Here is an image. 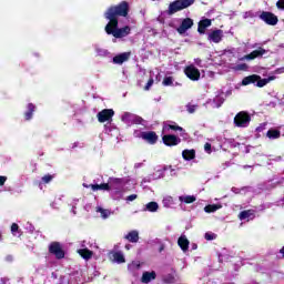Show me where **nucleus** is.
<instances>
[{
  "label": "nucleus",
  "instance_id": "72a5a7b5",
  "mask_svg": "<svg viewBox=\"0 0 284 284\" xmlns=\"http://www.w3.org/2000/svg\"><path fill=\"white\" fill-rule=\"evenodd\" d=\"M54 180V175L51 174H45L44 176L41 178V182L45 185L48 183H51V181Z\"/></svg>",
  "mask_w": 284,
  "mask_h": 284
},
{
  "label": "nucleus",
  "instance_id": "f257e3e1",
  "mask_svg": "<svg viewBox=\"0 0 284 284\" xmlns=\"http://www.w3.org/2000/svg\"><path fill=\"white\" fill-rule=\"evenodd\" d=\"M130 14V2L121 1L118 4L111 6L104 12L106 21H119V17L128 18Z\"/></svg>",
  "mask_w": 284,
  "mask_h": 284
},
{
  "label": "nucleus",
  "instance_id": "58836bf2",
  "mask_svg": "<svg viewBox=\"0 0 284 284\" xmlns=\"http://www.w3.org/2000/svg\"><path fill=\"white\" fill-rule=\"evenodd\" d=\"M174 281H175V277H174V275H172V274H168V275H165V276L163 277V282H164V283H168V284H172V283H174Z\"/></svg>",
  "mask_w": 284,
  "mask_h": 284
},
{
  "label": "nucleus",
  "instance_id": "39448f33",
  "mask_svg": "<svg viewBox=\"0 0 284 284\" xmlns=\"http://www.w3.org/2000/svg\"><path fill=\"white\" fill-rule=\"evenodd\" d=\"M49 254H53L58 261H61V258H65V251H63V247L61 246V243L59 242H51L49 245Z\"/></svg>",
  "mask_w": 284,
  "mask_h": 284
},
{
  "label": "nucleus",
  "instance_id": "603ef678",
  "mask_svg": "<svg viewBox=\"0 0 284 284\" xmlns=\"http://www.w3.org/2000/svg\"><path fill=\"white\" fill-rule=\"evenodd\" d=\"M276 79L275 75H270L268 78H266L267 83H270V81H274Z\"/></svg>",
  "mask_w": 284,
  "mask_h": 284
},
{
  "label": "nucleus",
  "instance_id": "8fccbe9b",
  "mask_svg": "<svg viewBox=\"0 0 284 284\" xmlns=\"http://www.w3.org/2000/svg\"><path fill=\"white\" fill-rule=\"evenodd\" d=\"M274 74H284V67L277 68V69L274 71Z\"/></svg>",
  "mask_w": 284,
  "mask_h": 284
},
{
  "label": "nucleus",
  "instance_id": "a211bd4d",
  "mask_svg": "<svg viewBox=\"0 0 284 284\" xmlns=\"http://www.w3.org/2000/svg\"><path fill=\"white\" fill-rule=\"evenodd\" d=\"M178 245L181 247L182 252H187L190 250V240L185 235H181L178 240Z\"/></svg>",
  "mask_w": 284,
  "mask_h": 284
},
{
  "label": "nucleus",
  "instance_id": "4be33fe9",
  "mask_svg": "<svg viewBox=\"0 0 284 284\" xmlns=\"http://www.w3.org/2000/svg\"><path fill=\"white\" fill-rule=\"evenodd\" d=\"M124 239L129 241V243H139V232L138 231H130Z\"/></svg>",
  "mask_w": 284,
  "mask_h": 284
},
{
  "label": "nucleus",
  "instance_id": "052dcab7",
  "mask_svg": "<svg viewBox=\"0 0 284 284\" xmlns=\"http://www.w3.org/2000/svg\"><path fill=\"white\" fill-rule=\"evenodd\" d=\"M0 241H1V233H0Z\"/></svg>",
  "mask_w": 284,
  "mask_h": 284
},
{
  "label": "nucleus",
  "instance_id": "9b49d317",
  "mask_svg": "<svg viewBox=\"0 0 284 284\" xmlns=\"http://www.w3.org/2000/svg\"><path fill=\"white\" fill-rule=\"evenodd\" d=\"M184 74H186L187 79L191 81H199V79H201V71L192 64L184 69Z\"/></svg>",
  "mask_w": 284,
  "mask_h": 284
},
{
  "label": "nucleus",
  "instance_id": "13d9d810",
  "mask_svg": "<svg viewBox=\"0 0 284 284\" xmlns=\"http://www.w3.org/2000/svg\"><path fill=\"white\" fill-rule=\"evenodd\" d=\"M197 245L193 244L192 250H196Z\"/></svg>",
  "mask_w": 284,
  "mask_h": 284
},
{
  "label": "nucleus",
  "instance_id": "4d7b16f0",
  "mask_svg": "<svg viewBox=\"0 0 284 284\" xmlns=\"http://www.w3.org/2000/svg\"><path fill=\"white\" fill-rule=\"evenodd\" d=\"M131 245L130 244H126L125 245V250H130Z\"/></svg>",
  "mask_w": 284,
  "mask_h": 284
},
{
  "label": "nucleus",
  "instance_id": "ea45409f",
  "mask_svg": "<svg viewBox=\"0 0 284 284\" xmlns=\"http://www.w3.org/2000/svg\"><path fill=\"white\" fill-rule=\"evenodd\" d=\"M247 68L248 67L246 63H241V64L235 65L234 70L245 72V71H247Z\"/></svg>",
  "mask_w": 284,
  "mask_h": 284
},
{
  "label": "nucleus",
  "instance_id": "a878e982",
  "mask_svg": "<svg viewBox=\"0 0 284 284\" xmlns=\"http://www.w3.org/2000/svg\"><path fill=\"white\" fill-rule=\"evenodd\" d=\"M78 253L80 254V256L82 258H84L85 261H90V258H92V251H90L89 248H80L78 251Z\"/></svg>",
  "mask_w": 284,
  "mask_h": 284
},
{
  "label": "nucleus",
  "instance_id": "2eb2a0df",
  "mask_svg": "<svg viewBox=\"0 0 284 284\" xmlns=\"http://www.w3.org/2000/svg\"><path fill=\"white\" fill-rule=\"evenodd\" d=\"M143 140L150 145H156L159 141V135L154 131L143 132Z\"/></svg>",
  "mask_w": 284,
  "mask_h": 284
},
{
  "label": "nucleus",
  "instance_id": "c85d7f7f",
  "mask_svg": "<svg viewBox=\"0 0 284 284\" xmlns=\"http://www.w3.org/2000/svg\"><path fill=\"white\" fill-rule=\"evenodd\" d=\"M266 136L268 139H281V131L276 129H271L267 131Z\"/></svg>",
  "mask_w": 284,
  "mask_h": 284
},
{
  "label": "nucleus",
  "instance_id": "79ce46f5",
  "mask_svg": "<svg viewBox=\"0 0 284 284\" xmlns=\"http://www.w3.org/2000/svg\"><path fill=\"white\" fill-rule=\"evenodd\" d=\"M17 232H19V224L12 223L11 224V233L13 234V236H17Z\"/></svg>",
  "mask_w": 284,
  "mask_h": 284
},
{
  "label": "nucleus",
  "instance_id": "dca6fc26",
  "mask_svg": "<svg viewBox=\"0 0 284 284\" xmlns=\"http://www.w3.org/2000/svg\"><path fill=\"white\" fill-rule=\"evenodd\" d=\"M129 60H130V52H123L113 57V63H115L116 65H123V63H125V61H129Z\"/></svg>",
  "mask_w": 284,
  "mask_h": 284
},
{
  "label": "nucleus",
  "instance_id": "b1692460",
  "mask_svg": "<svg viewBox=\"0 0 284 284\" xmlns=\"http://www.w3.org/2000/svg\"><path fill=\"white\" fill-rule=\"evenodd\" d=\"M252 216L254 217V210H245V211L240 212V214H239L240 221H245L247 219H252Z\"/></svg>",
  "mask_w": 284,
  "mask_h": 284
},
{
  "label": "nucleus",
  "instance_id": "1a4fd4ad",
  "mask_svg": "<svg viewBox=\"0 0 284 284\" xmlns=\"http://www.w3.org/2000/svg\"><path fill=\"white\" fill-rule=\"evenodd\" d=\"M162 143H164L166 148H174L181 143V138L174 134H165L162 136Z\"/></svg>",
  "mask_w": 284,
  "mask_h": 284
},
{
  "label": "nucleus",
  "instance_id": "c9c22d12",
  "mask_svg": "<svg viewBox=\"0 0 284 284\" xmlns=\"http://www.w3.org/2000/svg\"><path fill=\"white\" fill-rule=\"evenodd\" d=\"M130 270H132L133 272H136V270H141V262L139 261H133L130 264Z\"/></svg>",
  "mask_w": 284,
  "mask_h": 284
},
{
  "label": "nucleus",
  "instance_id": "bb28decb",
  "mask_svg": "<svg viewBox=\"0 0 284 284\" xmlns=\"http://www.w3.org/2000/svg\"><path fill=\"white\" fill-rule=\"evenodd\" d=\"M179 201H181V203H186V205H190L191 203H194L196 201V196L194 195H182L179 197Z\"/></svg>",
  "mask_w": 284,
  "mask_h": 284
},
{
  "label": "nucleus",
  "instance_id": "393cba45",
  "mask_svg": "<svg viewBox=\"0 0 284 284\" xmlns=\"http://www.w3.org/2000/svg\"><path fill=\"white\" fill-rule=\"evenodd\" d=\"M91 190L97 192L99 190H103L104 192H110V183L94 184L91 185Z\"/></svg>",
  "mask_w": 284,
  "mask_h": 284
},
{
  "label": "nucleus",
  "instance_id": "5fc2aeb1",
  "mask_svg": "<svg viewBox=\"0 0 284 284\" xmlns=\"http://www.w3.org/2000/svg\"><path fill=\"white\" fill-rule=\"evenodd\" d=\"M256 132H263V126H257Z\"/></svg>",
  "mask_w": 284,
  "mask_h": 284
},
{
  "label": "nucleus",
  "instance_id": "4468645a",
  "mask_svg": "<svg viewBox=\"0 0 284 284\" xmlns=\"http://www.w3.org/2000/svg\"><path fill=\"white\" fill-rule=\"evenodd\" d=\"M207 40L212 41L213 43H221L223 41V30H213L211 33H209Z\"/></svg>",
  "mask_w": 284,
  "mask_h": 284
},
{
  "label": "nucleus",
  "instance_id": "7c9ffc66",
  "mask_svg": "<svg viewBox=\"0 0 284 284\" xmlns=\"http://www.w3.org/2000/svg\"><path fill=\"white\" fill-rule=\"evenodd\" d=\"M145 210L148 212H158L159 211V203H156V202H149L145 205Z\"/></svg>",
  "mask_w": 284,
  "mask_h": 284
},
{
  "label": "nucleus",
  "instance_id": "6e6552de",
  "mask_svg": "<svg viewBox=\"0 0 284 284\" xmlns=\"http://www.w3.org/2000/svg\"><path fill=\"white\" fill-rule=\"evenodd\" d=\"M260 19L264 21L266 26H276L278 23V17L270 11H262Z\"/></svg>",
  "mask_w": 284,
  "mask_h": 284
},
{
  "label": "nucleus",
  "instance_id": "09e8293b",
  "mask_svg": "<svg viewBox=\"0 0 284 284\" xmlns=\"http://www.w3.org/2000/svg\"><path fill=\"white\" fill-rule=\"evenodd\" d=\"M204 150H205V152H212V144H210V143H205L204 144Z\"/></svg>",
  "mask_w": 284,
  "mask_h": 284
},
{
  "label": "nucleus",
  "instance_id": "864d4df0",
  "mask_svg": "<svg viewBox=\"0 0 284 284\" xmlns=\"http://www.w3.org/2000/svg\"><path fill=\"white\" fill-rule=\"evenodd\" d=\"M92 185H94V184H87V183H83V187H87V189H92Z\"/></svg>",
  "mask_w": 284,
  "mask_h": 284
},
{
  "label": "nucleus",
  "instance_id": "3c124183",
  "mask_svg": "<svg viewBox=\"0 0 284 284\" xmlns=\"http://www.w3.org/2000/svg\"><path fill=\"white\" fill-rule=\"evenodd\" d=\"M136 200V194H131L126 197V201H135Z\"/></svg>",
  "mask_w": 284,
  "mask_h": 284
},
{
  "label": "nucleus",
  "instance_id": "a19ab883",
  "mask_svg": "<svg viewBox=\"0 0 284 284\" xmlns=\"http://www.w3.org/2000/svg\"><path fill=\"white\" fill-rule=\"evenodd\" d=\"M99 212H100L102 219H108V216H110V211H108L105 209L100 207Z\"/></svg>",
  "mask_w": 284,
  "mask_h": 284
},
{
  "label": "nucleus",
  "instance_id": "f8f14e48",
  "mask_svg": "<svg viewBox=\"0 0 284 284\" xmlns=\"http://www.w3.org/2000/svg\"><path fill=\"white\" fill-rule=\"evenodd\" d=\"M123 185H124L123 179H120V178L110 179L109 187L110 190H114L116 194H119V192L123 190Z\"/></svg>",
  "mask_w": 284,
  "mask_h": 284
},
{
  "label": "nucleus",
  "instance_id": "6ab92c4d",
  "mask_svg": "<svg viewBox=\"0 0 284 284\" xmlns=\"http://www.w3.org/2000/svg\"><path fill=\"white\" fill-rule=\"evenodd\" d=\"M34 110H37V106L33 103H29L27 105V111L24 112V121H32Z\"/></svg>",
  "mask_w": 284,
  "mask_h": 284
},
{
  "label": "nucleus",
  "instance_id": "de8ad7c7",
  "mask_svg": "<svg viewBox=\"0 0 284 284\" xmlns=\"http://www.w3.org/2000/svg\"><path fill=\"white\" fill-rule=\"evenodd\" d=\"M154 84V79H150L146 83V85L144 87L145 90H150V88H152V85Z\"/></svg>",
  "mask_w": 284,
  "mask_h": 284
},
{
  "label": "nucleus",
  "instance_id": "f704fd0d",
  "mask_svg": "<svg viewBox=\"0 0 284 284\" xmlns=\"http://www.w3.org/2000/svg\"><path fill=\"white\" fill-rule=\"evenodd\" d=\"M162 85H165V87L174 85V78L165 77L163 79Z\"/></svg>",
  "mask_w": 284,
  "mask_h": 284
},
{
  "label": "nucleus",
  "instance_id": "412c9836",
  "mask_svg": "<svg viewBox=\"0 0 284 284\" xmlns=\"http://www.w3.org/2000/svg\"><path fill=\"white\" fill-rule=\"evenodd\" d=\"M182 156L184 161H192L196 159V151L194 149H191V150L186 149L182 152Z\"/></svg>",
  "mask_w": 284,
  "mask_h": 284
},
{
  "label": "nucleus",
  "instance_id": "4c0bfd02",
  "mask_svg": "<svg viewBox=\"0 0 284 284\" xmlns=\"http://www.w3.org/2000/svg\"><path fill=\"white\" fill-rule=\"evenodd\" d=\"M267 78H265V79H261V77H260V79L256 81V87L257 88H265V85H267Z\"/></svg>",
  "mask_w": 284,
  "mask_h": 284
},
{
  "label": "nucleus",
  "instance_id": "5701e85b",
  "mask_svg": "<svg viewBox=\"0 0 284 284\" xmlns=\"http://www.w3.org/2000/svg\"><path fill=\"white\" fill-rule=\"evenodd\" d=\"M156 280V272L152 271V272H144L143 273V283L148 284V283H152V281Z\"/></svg>",
  "mask_w": 284,
  "mask_h": 284
},
{
  "label": "nucleus",
  "instance_id": "aec40b11",
  "mask_svg": "<svg viewBox=\"0 0 284 284\" xmlns=\"http://www.w3.org/2000/svg\"><path fill=\"white\" fill-rule=\"evenodd\" d=\"M261 79L258 74L247 75L242 80V85H252V83H256Z\"/></svg>",
  "mask_w": 284,
  "mask_h": 284
},
{
  "label": "nucleus",
  "instance_id": "49530a36",
  "mask_svg": "<svg viewBox=\"0 0 284 284\" xmlns=\"http://www.w3.org/2000/svg\"><path fill=\"white\" fill-rule=\"evenodd\" d=\"M276 8H277L278 10H284V0H278V1L276 2Z\"/></svg>",
  "mask_w": 284,
  "mask_h": 284
},
{
  "label": "nucleus",
  "instance_id": "473e14b6",
  "mask_svg": "<svg viewBox=\"0 0 284 284\" xmlns=\"http://www.w3.org/2000/svg\"><path fill=\"white\" fill-rule=\"evenodd\" d=\"M162 203H163L164 207H170V205L174 204V197L166 196L163 199Z\"/></svg>",
  "mask_w": 284,
  "mask_h": 284
},
{
  "label": "nucleus",
  "instance_id": "423d86ee",
  "mask_svg": "<svg viewBox=\"0 0 284 284\" xmlns=\"http://www.w3.org/2000/svg\"><path fill=\"white\" fill-rule=\"evenodd\" d=\"M121 119L126 125H141L143 123V118L130 112H125Z\"/></svg>",
  "mask_w": 284,
  "mask_h": 284
},
{
  "label": "nucleus",
  "instance_id": "0eeeda50",
  "mask_svg": "<svg viewBox=\"0 0 284 284\" xmlns=\"http://www.w3.org/2000/svg\"><path fill=\"white\" fill-rule=\"evenodd\" d=\"M263 54H267V50L260 47L258 49L253 50L251 53L240 58L239 61H254V59H262Z\"/></svg>",
  "mask_w": 284,
  "mask_h": 284
},
{
  "label": "nucleus",
  "instance_id": "20e7f679",
  "mask_svg": "<svg viewBox=\"0 0 284 284\" xmlns=\"http://www.w3.org/2000/svg\"><path fill=\"white\" fill-rule=\"evenodd\" d=\"M251 121L252 116L247 111H240L234 118V125L236 128H247Z\"/></svg>",
  "mask_w": 284,
  "mask_h": 284
},
{
  "label": "nucleus",
  "instance_id": "e433bc0d",
  "mask_svg": "<svg viewBox=\"0 0 284 284\" xmlns=\"http://www.w3.org/2000/svg\"><path fill=\"white\" fill-rule=\"evenodd\" d=\"M196 108H199V105L196 104H186V110L189 112V114H194L196 112Z\"/></svg>",
  "mask_w": 284,
  "mask_h": 284
},
{
  "label": "nucleus",
  "instance_id": "a18cd8bd",
  "mask_svg": "<svg viewBox=\"0 0 284 284\" xmlns=\"http://www.w3.org/2000/svg\"><path fill=\"white\" fill-rule=\"evenodd\" d=\"M6 181H8V176L0 175V187H3V185H6Z\"/></svg>",
  "mask_w": 284,
  "mask_h": 284
},
{
  "label": "nucleus",
  "instance_id": "9d476101",
  "mask_svg": "<svg viewBox=\"0 0 284 284\" xmlns=\"http://www.w3.org/2000/svg\"><path fill=\"white\" fill-rule=\"evenodd\" d=\"M112 116H114L113 109H104L97 114L99 123H105L108 121H112Z\"/></svg>",
  "mask_w": 284,
  "mask_h": 284
},
{
  "label": "nucleus",
  "instance_id": "cd10ccee",
  "mask_svg": "<svg viewBox=\"0 0 284 284\" xmlns=\"http://www.w3.org/2000/svg\"><path fill=\"white\" fill-rule=\"evenodd\" d=\"M221 204H209L204 207V212H206V214H212L213 212L221 210Z\"/></svg>",
  "mask_w": 284,
  "mask_h": 284
},
{
  "label": "nucleus",
  "instance_id": "ddd939ff",
  "mask_svg": "<svg viewBox=\"0 0 284 284\" xmlns=\"http://www.w3.org/2000/svg\"><path fill=\"white\" fill-rule=\"evenodd\" d=\"M192 26H194V20H192V18L183 19L178 28L179 34H185L186 31L190 30V28H192Z\"/></svg>",
  "mask_w": 284,
  "mask_h": 284
},
{
  "label": "nucleus",
  "instance_id": "f03ea898",
  "mask_svg": "<svg viewBox=\"0 0 284 284\" xmlns=\"http://www.w3.org/2000/svg\"><path fill=\"white\" fill-rule=\"evenodd\" d=\"M132 29H130L129 26L119 28V21H109L104 27V32H106L109 36L111 34V37H114V39H123L124 37H128Z\"/></svg>",
  "mask_w": 284,
  "mask_h": 284
},
{
  "label": "nucleus",
  "instance_id": "37998d69",
  "mask_svg": "<svg viewBox=\"0 0 284 284\" xmlns=\"http://www.w3.org/2000/svg\"><path fill=\"white\" fill-rule=\"evenodd\" d=\"M204 239L206 241H214V239H216V234H214V233H205Z\"/></svg>",
  "mask_w": 284,
  "mask_h": 284
},
{
  "label": "nucleus",
  "instance_id": "bf43d9fd",
  "mask_svg": "<svg viewBox=\"0 0 284 284\" xmlns=\"http://www.w3.org/2000/svg\"><path fill=\"white\" fill-rule=\"evenodd\" d=\"M141 283H143V276L140 278Z\"/></svg>",
  "mask_w": 284,
  "mask_h": 284
},
{
  "label": "nucleus",
  "instance_id": "f3484780",
  "mask_svg": "<svg viewBox=\"0 0 284 284\" xmlns=\"http://www.w3.org/2000/svg\"><path fill=\"white\" fill-rule=\"evenodd\" d=\"M210 26H212V20L211 19H203L197 23V32L200 34H205V30H207V28H210Z\"/></svg>",
  "mask_w": 284,
  "mask_h": 284
},
{
  "label": "nucleus",
  "instance_id": "2f4dec72",
  "mask_svg": "<svg viewBox=\"0 0 284 284\" xmlns=\"http://www.w3.org/2000/svg\"><path fill=\"white\" fill-rule=\"evenodd\" d=\"M112 256L116 263H125V256L121 252H114Z\"/></svg>",
  "mask_w": 284,
  "mask_h": 284
},
{
  "label": "nucleus",
  "instance_id": "c03bdc74",
  "mask_svg": "<svg viewBox=\"0 0 284 284\" xmlns=\"http://www.w3.org/2000/svg\"><path fill=\"white\" fill-rule=\"evenodd\" d=\"M133 136H135V139H142L143 130L142 129L135 130L133 133Z\"/></svg>",
  "mask_w": 284,
  "mask_h": 284
},
{
  "label": "nucleus",
  "instance_id": "6e6d98bb",
  "mask_svg": "<svg viewBox=\"0 0 284 284\" xmlns=\"http://www.w3.org/2000/svg\"><path fill=\"white\" fill-rule=\"evenodd\" d=\"M163 250H165V245L162 244L159 248V252H163Z\"/></svg>",
  "mask_w": 284,
  "mask_h": 284
},
{
  "label": "nucleus",
  "instance_id": "7ed1b4c3",
  "mask_svg": "<svg viewBox=\"0 0 284 284\" xmlns=\"http://www.w3.org/2000/svg\"><path fill=\"white\" fill-rule=\"evenodd\" d=\"M196 0H174L169 4V9L166 10V14L172 17V14H176V12H181V10H185L190 8V6H194Z\"/></svg>",
  "mask_w": 284,
  "mask_h": 284
},
{
  "label": "nucleus",
  "instance_id": "c756f323",
  "mask_svg": "<svg viewBox=\"0 0 284 284\" xmlns=\"http://www.w3.org/2000/svg\"><path fill=\"white\" fill-rule=\"evenodd\" d=\"M163 130H173L174 132H185V129L178 124H168Z\"/></svg>",
  "mask_w": 284,
  "mask_h": 284
}]
</instances>
